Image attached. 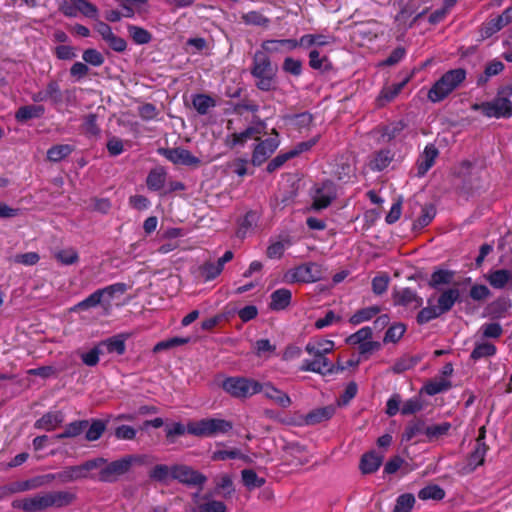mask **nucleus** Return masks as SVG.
<instances>
[{
  "label": "nucleus",
  "mask_w": 512,
  "mask_h": 512,
  "mask_svg": "<svg viewBox=\"0 0 512 512\" xmlns=\"http://www.w3.org/2000/svg\"><path fill=\"white\" fill-rule=\"evenodd\" d=\"M277 68L273 67L268 55L264 52H255L252 60L251 74L255 78V85L262 91H270L275 87Z\"/></svg>",
  "instance_id": "obj_1"
},
{
  "label": "nucleus",
  "mask_w": 512,
  "mask_h": 512,
  "mask_svg": "<svg viewBox=\"0 0 512 512\" xmlns=\"http://www.w3.org/2000/svg\"><path fill=\"white\" fill-rule=\"evenodd\" d=\"M465 78L466 71L462 68L447 71L430 88L427 94L428 99L433 103L444 100L450 93L460 86Z\"/></svg>",
  "instance_id": "obj_2"
},
{
  "label": "nucleus",
  "mask_w": 512,
  "mask_h": 512,
  "mask_svg": "<svg viewBox=\"0 0 512 512\" xmlns=\"http://www.w3.org/2000/svg\"><path fill=\"white\" fill-rule=\"evenodd\" d=\"M147 463L146 455H126L118 460L105 465L99 472V480L106 483H114L121 476L128 473L135 464L143 465Z\"/></svg>",
  "instance_id": "obj_3"
},
{
  "label": "nucleus",
  "mask_w": 512,
  "mask_h": 512,
  "mask_svg": "<svg viewBox=\"0 0 512 512\" xmlns=\"http://www.w3.org/2000/svg\"><path fill=\"white\" fill-rule=\"evenodd\" d=\"M233 424L220 418H206L187 424V432L197 437H215L231 431Z\"/></svg>",
  "instance_id": "obj_4"
},
{
  "label": "nucleus",
  "mask_w": 512,
  "mask_h": 512,
  "mask_svg": "<svg viewBox=\"0 0 512 512\" xmlns=\"http://www.w3.org/2000/svg\"><path fill=\"white\" fill-rule=\"evenodd\" d=\"M104 463H106V459L103 457H98L92 460H88L81 465L66 467L62 471L55 474H48V476H52L53 480H59L63 483L73 482L79 479L87 478L89 471L103 466Z\"/></svg>",
  "instance_id": "obj_5"
},
{
  "label": "nucleus",
  "mask_w": 512,
  "mask_h": 512,
  "mask_svg": "<svg viewBox=\"0 0 512 512\" xmlns=\"http://www.w3.org/2000/svg\"><path fill=\"white\" fill-rule=\"evenodd\" d=\"M224 391L235 398H248L260 393V382L245 377H229L222 383Z\"/></svg>",
  "instance_id": "obj_6"
},
{
  "label": "nucleus",
  "mask_w": 512,
  "mask_h": 512,
  "mask_svg": "<svg viewBox=\"0 0 512 512\" xmlns=\"http://www.w3.org/2000/svg\"><path fill=\"white\" fill-rule=\"evenodd\" d=\"M472 110L481 111L488 118H508L512 116V102L507 97L498 96L492 101L475 103Z\"/></svg>",
  "instance_id": "obj_7"
},
{
  "label": "nucleus",
  "mask_w": 512,
  "mask_h": 512,
  "mask_svg": "<svg viewBox=\"0 0 512 512\" xmlns=\"http://www.w3.org/2000/svg\"><path fill=\"white\" fill-rule=\"evenodd\" d=\"M58 7L67 17H76L78 14L91 19L98 17V8L87 0H60Z\"/></svg>",
  "instance_id": "obj_8"
},
{
  "label": "nucleus",
  "mask_w": 512,
  "mask_h": 512,
  "mask_svg": "<svg viewBox=\"0 0 512 512\" xmlns=\"http://www.w3.org/2000/svg\"><path fill=\"white\" fill-rule=\"evenodd\" d=\"M289 282L312 283L323 278L321 265L309 262L289 270L286 274Z\"/></svg>",
  "instance_id": "obj_9"
},
{
  "label": "nucleus",
  "mask_w": 512,
  "mask_h": 512,
  "mask_svg": "<svg viewBox=\"0 0 512 512\" xmlns=\"http://www.w3.org/2000/svg\"><path fill=\"white\" fill-rule=\"evenodd\" d=\"M172 479L188 486L200 487L207 481V477L204 474L184 464L172 466Z\"/></svg>",
  "instance_id": "obj_10"
},
{
  "label": "nucleus",
  "mask_w": 512,
  "mask_h": 512,
  "mask_svg": "<svg viewBox=\"0 0 512 512\" xmlns=\"http://www.w3.org/2000/svg\"><path fill=\"white\" fill-rule=\"evenodd\" d=\"M12 507L15 509H21L24 512H38L50 508L48 492L15 499L12 501Z\"/></svg>",
  "instance_id": "obj_11"
},
{
  "label": "nucleus",
  "mask_w": 512,
  "mask_h": 512,
  "mask_svg": "<svg viewBox=\"0 0 512 512\" xmlns=\"http://www.w3.org/2000/svg\"><path fill=\"white\" fill-rule=\"evenodd\" d=\"M392 299L395 306H402L411 311L420 308L423 304V299L411 288L394 290Z\"/></svg>",
  "instance_id": "obj_12"
},
{
  "label": "nucleus",
  "mask_w": 512,
  "mask_h": 512,
  "mask_svg": "<svg viewBox=\"0 0 512 512\" xmlns=\"http://www.w3.org/2000/svg\"><path fill=\"white\" fill-rule=\"evenodd\" d=\"M336 198V187L333 182L325 181L316 189L311 208L321 210L327 208Z\"/></svg>",
  "instance_id": "obj_13"
},
{
  "label": "nucleus",
  "mask_w": 512,
  "mask_h": 512,
  "mask_svg": "<svg viewBox=\"0 0 512 512\" xmlns=\"http://www.w3.org/2000/svg\"><path fill=\"white\" fill-rule=\"evenodd\" d=\"M279 140L277 137L267 138L258 143L252 154V164L254 166L262 165L278 148Z\"/></svg>",
  "instance_id": "obj_14"
},
{
  "label": "nucleus",
  "mask_w": 512,
  "mask_h": 512,
  "mask_svg": "<svg viewBox=\"0 0 512 512\" xmlns=\"http://www.w3.org/2000/svg\"><path fill=\"white\" fill-rule=\"evenodd\" d=\"M300 370L327 375L335 373V365L327 357L313 356V359L303 361Z\"/></svg>",
  "instance_id": "obj_15"
},
{
  "label": "nucleus",
  "mask_w": 512,
  "mask_h": 512,
  "mask_svg": "<svg viewBox=\"0 0 512 512\" xmlns=\"http://www.w3.org/2000/svg\"><path fill=\"white\" fill-rule=\"evenodd\" d=\"M260 393H263L264 397L272 401L274 404L281 408H287L291 405V398L287 393L275 387L272 383H260Z\"/></svg>",
  "instance_id": "obj_16"
},
{
  "label": "nucleus",
  "mask_w": 512,
  "mask_h": 512,
  "mask_svg": "<svg viewBox=\"0 0 512 512\" xmlns=\"http://www.w3.org/2000/svg\"><path fill=\"white\" fill-rule=\"evenodd\" d=\"M438 154L439 152L435 145L428 144L425 146L424 151L419 155L416 162V175L418 177H423L432 168Z\"/></svg>",
  "instance_id": "obj_17"
},
{
  "label": "nucleus",
  "mask_w": 512,
  "mask_h": 512,
  "mask_svg": "<svg viewBox=\"0 0 512 512\" xmlns=\"http://www.w3.org/2000/svg\"><path fill=\"white\" fill-rule=\"evenodd\" d=\"M162 155L174 164L194 166L200 163V160L193 156L188 150L183 148L164 149Z\"/></svg>",
  "instance_id": "obj_18"
},
{
  "label": "nucleus",
  "mask_w": 512,
  "mask_h": 512,
  "mask_svg": "<svg viewBox=\"0 0 512 512\" xmlns=\"http://www.w3.org/2000/svg\"><path fill=\"white\" fill-rule=\"evenodd\" d=\"M53 481L52 476L41 475L36 476L34 478L25 480V481H17L10 484L12 493L26 492L29 490L37 489L39 487L45 486Z\"/></svg>",
  "instance_id": "obj_19"
},
{
  "label": "nucleus",
  "mask_w": 512,
  "mask_h": 512,
  "mask_svg": "<svg viewBox=\"0 0 512 512\" xmlns=\"http://www.w3.org/2000/svg\"><path fill=\"white\" fill-rule=\"evenodd\" d=\"M486 280L494 289H504L508 285L512 286V270H492L487 274Z\"/></svg>",
  "instance_id": "obj_20"
},
{
  "label": "nucleus",
  "mask_w": 512,
  "mask_h": 512,
  "mask_svg": "<svg viewBox=\"0 0 512 512\" xmlns=\"http://www.w3.org/2000/svg\"><path fill=\"white\" fill-rule=\"evenodd\" d=\"M292 292L287 288H280L270 295L269 308L273 311L285 310L291 303Z\"/></svg>",
  "instance_id": "obj_21"
},
{
  "label": "nucleus",
  "mask_w": 512,
  "mask_h": 512,
  "mask_svg": "<svg viewBox=\"0 0 512 512\" xmlns=\"http://www.w3.org/2000/svg\"><path fill=\"white\" fill-rule=\"evenodd\" d=\"M64 421V415L61 411H50L39 418L34 427L45 431L56 429Z\"/></svg>",
  "instance_id": "obj_22"
},
{
  "label": "nucleus",
  "mask_w": 512,
  "mask_h": 512,
  "mask_svg": "<svg viewBox=\"0 0 512 512\" xmlns=\"http://www.w3.org/2000/svg\"><path fill=\"white\" fill-rule=\"evenodd\" d=\"M487 450L488 447L484 442V434H480L476 440L474 450L468 458V467L470 471L475 470L478 466L484 463Z\"/></svg>",
  "instance_id": "obj_23"
},
{
  "label": "nucleus",
  "mask_w": 512,
  "mask_h": 512,
  "mask_svg": "<svg viewBox=\"0 0 512 512\" xmlns=\"http://www.w3.org/2000/svg\"><path fill=\"white\" fill-rule=\"evenodd\" d=\"M460 291L457 288H449L444 290L437 299V308L441 314L452 309L454 304L459 301Z\"/></svg>",
  "instance_id": "obj_24"
},
{
  "label": "nucleus",
  "mask_w": 512,
  "mask_h": 512,
  "mask_svg": "<svg viewBox=\"0 0 512 512\" xmlns=\"http://www.w3.org/2000/svg\"><path fill=\"white\" fill-rule=\"evenodd\" d=\"M334 342L332 340L319 339L309 341L305 347L308 354L312 356H324L331 353L334 349Z\"/></svg>",
  "instance_id": "obj_25"
},
{
  "label": "nucleus",
  "mask_w": 512,
  "mask_h": 512,
  "mask_svg": "<svg viewBox=\"0 0 512 512\" xmlns=\"http://www.w3.org/2000/svg\"><path fill=\"white\" fill-rule=\"evenodd\" d=\"M49 506L63 508L71 505L76 500V494L70 491L48 492Z\"/></svg>",
  "instance_id": "obj_26"
},
{
  "label": "nucleus",
  "mask_w": 512,
  "mask_h": 512,
  "mask_svg": "<svg viewBox=\"0 0 512 512\" xmlns=\"http://www.w3.org/2000/svg\"><path fill=\"white\" fill-rule=\"evenodd\" d=\"M383 461V456L375 452H369L362 456L360 469L363 474H371L379 469Z\"/></svg>",
  "instance_id": "obj_27"
},
{
  "label": "nucleus",
  "mask_w": 512,
  "mask_h": 512,
  "mask_svg": "<svg viewBox=\"0 0 512 512\" xmlns=\"http://www.w3.org/2000/svg\"><path fill=\"white\" fill-rule=\"evenodd\" d=\"M45 112L42 105L21 106L15 113V119L18 122H26L33 118H40Z\"/></svg>",
  "instance_id": "obj_28"
},
{
  "label": "nucleus",
  "mask_w": 512,
  "mask_h": 512,
  "mask_svg": "<svg viewBox=\"0 0 512 512\" xmlns=\"http://www.w3.org/2000/svg\"><path fill=\"white\" fill-rule=\"evenodd\" d=\"M292 245V241L288 236L282 237L279 240L271 241L267 248L266 255L270 259H280L285 250Z\"/></svg>",
  "instance_id": "obj_29"
},
{
  "label": "nucleus",
  "mask_w": 512,
  "mask_h": 512,
  "mask_svg": "<svg viewBox=\"0 0 512 512\" xmlns=\"http://www.w3.org/2000/svg\"><path fill=\"white\" fill-rule=\"evenodd\" d=\"M496 351H497L496 346L491 342H487V341L476 342L474 349L472 350V352L470 354V358L473 361H478L482 358H488V357L494 356L496 354Z\"/></svg>",
  "instance_id": "obj_30"
},
{
  "label": "nucleus",
  "mask_w": 512,
  "mask_h": 512,
  "mask_svg": "<svg viewBox=\"0 0 512 512\" xmlns=\"http://www.w3.org/2000/svg\"><path fill=\"white\" fill-rule=\"evenodd\" d=\"M335 412L334 407L326 406L314 409L309 412L305 417V422L308 425H315L323 421L329 420Z\"/></svg>",
  "instance_id": "obj_31"
},
{
  "label": "nucleus",
  "mask_w": 512,
  "mask_h": 512,
  "mask_svg": "<svg viewBox=\"0 0 512 512\" xmlns=\"http://www.w3.org/2000/svg\"><path fill=\"white\" fill-rule=\"evenodd\" d=\"M166 176V172L162 167L152 169L146 179L148 189L152 191L162 189L166 182Z\"/></svg>",
  "instance_id": "obj_32"
},
{
  "label": "nucleus",
  "mask_w": 512,
  "mask_h": 512,
  "mask_svg": "<svg viewBox=\"0 0 512 512\" xmlns=\"http://www.w3.org/2000/svg\"><path fill=\"white\" fill-rule=\"evenodd\" d=\"M241 20L245 25L256 26L261 28H268L270 25V19L262 14L260 11L252 10L247 13H243Z\"/></svg>",
  "instance_id": "obj_33"
},
{
  "label": "nucleus",
  "mask_w": 512,
  "mask_h": 512,
  "mask_svg": "<svg viewBox=\"0 0 512 512\" xmlns=\"http://www.w3.org/2000/svg\"><path fill=\"white\" fill-rule=\"evenodd\" d=\"M73 151L74 147L69 144L54 145L47 150V159L57 163L68 157Z\"/></svg>",
  "instance_id": "obj_34"
},
{
  "label": "nucleus",
  "mask_w": 512,
  "mask_h": 512,
  "mask_svg": "<svg viewBox=\"0 0 512 512\" xmlns=\"http://www.w3.org/2000/svg\"><path fill=\"white\" fill-rule=\"evenodd\" d=\"M192 104L199 114L205 115L208 113L209 109L215 107L216 102L209 95L196 94L192 98Z\"/></svg>",
  "instance_id": "obj_35"
},
{
  "label": "nucleus",
  "mask_w": 512,
  "mask_h": 512,
  "mask_svg": "<svg viewBox=\"0 0 512 512\" xmlns=\"http://www.w3.org/2000/svg\"><path fill=\"white\" fill-rule=\"evenodd\" d=\"M451 429L449 422H442L440 424L427 425L426 438L429 442L436 441L446 436Z\"/></svg>",
  "instance_id": "obj_36"
},
{
  "label": "nucleus",
  "mask_w": 512,
  "mask_h": 512,
  "mask_svg": "<svg viewBox=\"0 0 512 512\" xmlns=\"http://www.w3.org/2000/svg\"><path fill=\"white\" fill-rule=\"evenodd\" d=\"M126 290L127 286L124 283H114L112 285L99 289L103 298V302L107 306H110V302L115 296L123 295L126 292Z\"/></svg>",
  "instance_id": "obj_37"
},
{
  "label": "nucleus",
  "mask_w": 512,
  "mask_h": 512,
  "mask_svg": "<svg viewBox=\"0 0 512 512\" xmlns=\"http://www.w3.org/2000/svg\"><path fill=\"white\" fill-rule=\"evenodd\" d=\"M504 69V64L499 60L489 62L484 70V73L477 79V85L482 86L486 84L489 78L498 75Z\"/></svg>",
  "instance_id": "obj_38"
},
{
  "label": "nucleus",
  "mask_w": 512,
  "mask_h": 512,
  "mask_svg": "<svg viewBox=\"0 0 512 512\" xmlns=\"http://www.w3.org/2000/svg\"><path fill=\"white\" fill-rule=\"evenodd\" d=\"M223 269L218 260L215 262L207 261L199 267V272L205 281H211L219 276Z\"/></svg>",
  "instance_id": "obj_39"
},
{
  "label": "nucleus",
  "mask_w": 512,
  "mask_h": 512,
  "mask_svg": "<svg viewBox=\"0 0 512 512\" xmlns=\"http://www.w3.org/2000/svg\"><path fill=\"white\" fill-rule=\"evenodd\" d=\"M127 31L134 43L138 45L148 44L152 40L151 33L142 27L130 24L127 26Z\"/></svg>",
  "instance_id": "obj_40"
},
{
  "label": "nucleus",
  "mask_w": 512,
  "mask_h": 512,
  "mask_svg": "<svg viewBox=\"0 0 512 512\" xmlns=\"http://www.w3.org/2000/svg\"><path fill=\"white\" fill-rule=\"evenodd\" d=\"M87 420L74 421L66 425L64 431L56 436L57 439L71 438L80 435L87 427Z\"/></svg>",
  "instance_id": "obj_41"
},
{
  "label": "nucleus",
  "mask_w": 512,
  "mask_h": 512,
  "mask_svg": "<svg viewBox=\"0 0 512 512\" xmlns=\"http://www.w3.org/2000/svg\"><path fill=\"white\" fill-rule=\"evenodd\" d=\"M105 305L103 302L102 295L98 290L94 291L92 294H90L88 297H86L84 300L77 303L71 310L72 311H84L88 310L90 308H94L98 305Z\"/></svg>",
  "instance_id": "obj_42"
},
{
  "label": "nucleus",
  "mask_w": 512,
  "mask_h": 512,
  "mask_svg": "<svg viewBox=\"0 0 512 512\" xmlns=\"http://www.w3.org/2000/svg\"><path fill=\"white\" fill-rule=\"evenodd\" d=\"M404 85L405 82H401L384 87L377 98L378 105L384 106L386 103L392 101L400 93Z\"/></svg>",
  "instance_id": "obj_43"
},
{
  "label": "nucleus",
  "mask_w": 512,
  "mask_h": 512,
  "mask_svg": "<svg viewBox=\"0 0 512 512\" xmlns=\"http://www.w3.org/2000/svg\"><path fill=\"white\" fill-rule=\"evenodd\" d=\"M478 334L482 339H498L503 334V328L497 322L484 323L480 326Z\"/></svg>",
  "instance_id": "obj_44"
},
{
  "label": "nucleus",
  "mask_w": 512,
  "mask_h": 512,
  "mask_svg": "<svg viewBox=\"0 0 512 512\" xmlns=\"http://www.w3.org/2000/svg\"><path fill=\"white\" fill-rule=\"evenodd\" d=\"M426 429H427V425L425 424L424 421L417 420V421L411 422L407 425V427L402 435V440L409 442L414 437H416L418 435L423 434L426 436Z\"/></svg>",
  "instance_id": "obj_45"
},
{
  "label": "nucleus",
  "mask_w": 512,
  "mask_h": 512,
  "mask_svg": "<svg viewBox=\"0 0 512 512\" xmlns=\"http://www.w3.org/2000/svg\"><path fill=\"white\" fill-rule=\"evenodd\" d=\"M393 154L390 150L378 151L370 162V167L373 170L381 171L385 169L392 161Z\"/></svg>",
  "instance_id": "obj_46"
},
{
  "label": "nucleus",
  "mask_w": 512,
  "mask_h": 512,
  "mask_svg": "<svg viewBox=\"0 0 512 512\" xmlns=\"http://www.w3.org/2000/svg\"><path fill=\"white\" fill-rule=\"evenodd\" d=\"M260 134V131L256 127H248L240 133H233L229 138V145L234 147L236 145H243L247 140L254 138Z\"/></svg>",
  "instance_id": "obj_47"
},
{
  "label": "nucleus",
  "mask_w": 512,
  "mask_h": 512,
  "mask_svg": "<svg viewBox=\"0 0 512 512\" xmlns=\"http://www.w3.org/2000/svg\"><path fill=\"white\" fill-rule=\"evenodd\" d=\"M421 500L440 501L445 497V491L438 485H428L418 492Z\"/></svg>",
  "instance_id": "obj_48"
},
{
  "label": "nucleus",
  "mask_w": 512,
  "mask_h": 512,
  "mask_svg": "<svg viewBox=\"0 0 512 512\" xmlns=\"http://www.w3.org/2000/svg\"><path fill=\"white\" fill-rule=\"evenodd\" d=\"M100 345L105 347L108 353H117L118 355H122L126 349L125 339L120 335L108 338Z\"/></svg>",
  "instance_id": "obj_49"
},
{
  "label": "nucleus",
  "mask_w": 512,
  "mask_h": 512,
  "mask_svg": "<svg viewBox=\"0 0 512 512\" xmlns=\"http://www.w3.org/2000/svg\"><path fill=\"white\" fill-rule=\"evenodd\" d=\"M436 215V210L432 205H425L421 210V215L414 221L415 229H422L429 225Z\"/></svg>",
  "instance_id": "obj_50"
},
{
  "label": "nucleus",
  "mask_w": 512,
  "mask_h": 512,
  "mask_svg": "<svg viewBox=\"0 0 512 512\" xmlns=\"http://www.w3.org/2000/svg\"><path fill=\"white\" fill-rule=\"evenodd\" d=\"M309 65L315 70H328L331 64L327 56H321L320 52L316 49L311 50L309 53Z\"/></svg>",
  "instance_id": "obj_51"
},
{
  "label": "nucleus",
  "mask_w": 512,
  "mask_h": 512,
  "mask_svg": "<svg viewBox=\"0 0 512 512\" xmlns=\"http://www.w3.org/2000/svg\"><path fill=\"white\" fill-rule=\"evenodd\" d=\"M149 477L157 482H167L172 479V466L158 464L149 472Z\"/></svg>",
  "instance_id": "obj_52"
},
{
  "label": "nucleus",
  "mask_w": 512,
  "mask_h": 512,
  "mask_svg": "<svg viewBox=\"0 0 512 512\" xmlns=\"http://www.w3.org/2000/svg\"><path fill=\"white\" fill-rule=\"evenodd\" d=\"M379 312L380 308L377 306L363 308L351 316L350 322L354 325L360 324L372 319Z\"/></svg>",
  "instance_id": "obj_53"
},
{
  "label": "nucleus",
  "mask_w": 512,
  "mask_h": 512,
  "mask_svg": "<svg viewBox=\"0 0 512 512\" xmlns=\"http://www.w3.org/2000/svg\"><path fill=\"white\" fill-rule=\"evenodd\" d=\"M431 303H432V299L430 298V299H428L429 306L422 308L419 311V313L417 315L418 324H421V325L426 324V323L430 322L431 320L436 319L442 315L440 313V311H438V308L436 306H431Z\"/></svg>",
  "instance_id": "obj_54"
},
{
  "label": "nucleus",
  "mask_w": 512,
  "mask_h": 512,
  "mask_svg": "<svg viewBox=\"0 0 512 512\" xmlns=\"http://www.w3.org/2000/svg\"><path fill=\"white\" fill-rule=\"evenodd\" d=\"M415 504V497L411 493L401 494L397 497L393 512H411Z\"/></svg>",
  "instance_id": "obj_55"
},
{
  "label": "nucleus",
  "mask_w": 512,
  "mask_h": 512,
  "mask_svg": "<svg viewBox=\"0 0 512 512\" xmlns=\"http://www.w3.org/2000/svg\"><path fill=\"white\" fill-rule=\"evenodd\" d=\"M454 272L449 270H436L432 273L430 285L433 288H438L440 285L450 284L453 280Z\"/></svg>",
  "instance_id": "obj_56"
},
{
  "label": "nucleus",
  "mask_w": 512,
  "mask_h": 512,
  "mask_svg": "<svg viewBox=\"0 0 512 512\" xmlns=\"http://www.w3.org/2000/svg\"><path fill=\"white\" fill-rule=\"evenodd\" d=\"M450 387H451L450 381H448L444 378H441V379H435V380H432V381H429L428 383H426V385L424 386V391L426 392V394L433 396V395H436V394H439L441 392L448 390Z\"/></svg>",
  "instance_id": "obj_57"
},
{
  "label": "nucleus",
  "mask_w": 512,
  "mask_h": 512,
  "mask_svg": "<svg viewBox=\"0 0 512 512\" xmlns=\"http://www.w3.org/2000/svg\"><path fill=\"white\" fill-rule=\"evenodd\" d=\"M55 258L63 265H72L78 262L79 255L76 249L70 247L56 252Z\"/></svg>",
  "instance_id": "obj_58"
},
{
  "label": "nucleus",
  "mask_w": 512,
  "mask_h": 512,
  "mask_svg": "<svg viewBox=\"0 0 512 512\" xmlns=\"http://www.w3.org/2000/svg\"><path fill=\"white\" fill-rule=\"evenodd\" d=\"M406 331V327L402 323H397L388 328L384 336V343L398 342Z\"/></svg>",
  "instance_id": "obj_59"
},
{
  "label": "nucleus",
  "mask_w": 512,
  "mask_h": 512,
  "mask_svg": "<svg viewBox=\"0 0 512 512\" xmlns=\"http://www.w3.org/2000/svg\"><path fill=\"white\" fill-rule=\"evenodd\" d=\"M241 474L243 483L248 489L261 487L265 483V480L258 477L256 472L251 469H245Z\"/></svg>",
  "instance_id": "obj_60"
},
{
  "label": "nucleus",
  "mask_w": 512,
  "mask_h": 512,
  "mask_svg": "<svg viewBox=\"0 0 512 512\" xmlns=\"http://www.w3.org/2000/svg\"><path fill=\"white\" fill-rule=\"evenodd\" d=\"M106 429V425L101 420H93L91 425L89 426L85 438L88 441H96L98 440Z\"/></svg>",
  "instance_id": "obj_61"
},
{
  "label": "nucleus",
  "mask_w": 512,
  "mask_h": 512,
  "mask_svg": "<svg viewBox=\"0 0 512 512\" xmlns=\"http://www.w3.org/2000/svg\"><path fill=\"white\" fill-rule=\"evenodd\" d=\"M416 364L417 360L414 359L413 357L403 356L395 361L391 370L395 374H400L412 369Z\"/></svg>",
  "instance_id": "obj_62"
},
{
  "label": "nucleus",
  "mask_w": 512,
  "mask_h": 512,
  "mask_svg": "<svg viewBox=\"0 0 512 512\" xmlns=\"http://www.w3.org/2000/svg\"><path fill=\"white\" fill-rule=\"evenodd\" d=\"M82 58L86 63L95 67L101 66L105 61L103 55L93 48L86 49L82 54Z\"/></svg>",
  "instance_id": "obj_63"
},
{
  "label": "nucleus",
  "mask_w": 512,
  "mask_h": 512,
  "mask_svg": "<svg viewBox=\"0 0 512 512\" xmlns=\"http://www.w3.org/2000/svg\"><path fill=\"white\" fill-rule=\"evenodd\" d=\"M283 71L294 76H299L302 73V62L292 57H286L282 65Z\"/></svg>",
  "instance_id": "obj_64"
}]
</instances>
